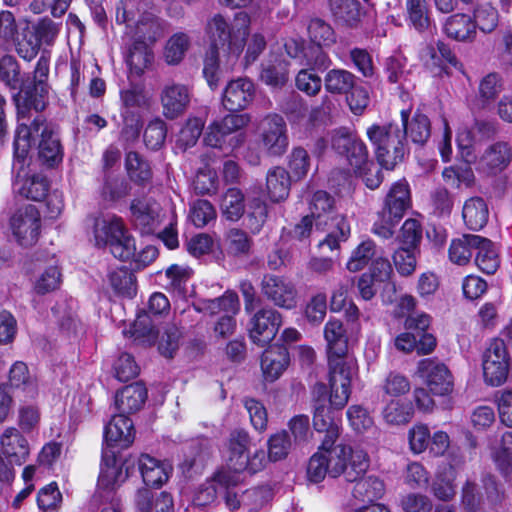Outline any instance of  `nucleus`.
Here are the masks:
<instances>
[{"mask_svg": "<svg viewBox=\"0 0 512 512\" xmlns=\"http://www.w3.org/2000/svg\"><path fill=\"white\" fill-rule=\"evenodd\" d=\"M320 450L325 453L329 463V476L333 478L343 474L346 481H356L369 467L368 455L360 448L333 444L326 448H322L321 445Z\"/></svg>", "mask_w": 512, "mask_h": 512, "instance_id": "6e6552de", "label": "nucleus"}, {"mask_svg": "<svg viewBox=\"0 0 512 512\" xmlns=\"http://www.w3.org/2000/svg\"><path fill=\"white\" fill-rule=\"evenodd\" d=\"M410 110L401 111V124L400 127L406 130V137L410 136L413 143L424 145L431 136V122L429 118L416 111L411 119Z\"/></svg>", "mask_w": 512, "mask_h": 512, "instance_id": "c756f323", "label": "nucleus"}, {"mask_svg": "<svg viewBox=\"0 0 512 512\" xmlns=\"http://www.w3.org/2000/svg\"><path fill=\"white\" fill-rule=\"evenodd\" d=\"M510 367L511 357L504 339H492L482 355L485 383L494 387L502 385L508 378Z\"/></svg>", "mask_w": 512, "mask_h": 512, "instance_id": "1a4fd4ad", "label": "nucleus"}, {"mask_svg": "<svg viewBox=\"0 0 512 512\" xmlns=\"http://www.w3.org/2000/svg\"><path fill=\"white\" fill-rule=\"evenodd\" d=\"M407 21L419 33L430 32L435 26L427 0H406Z\"/></svg>", "mask_w": 512, "mask_h": 512, "instance_id": "72a5a7b5", "label": "nucleus"}, {"mask_svg": "<svg viewBox=\"0 0 512 512\" xmlns=\"http://www.w3.org/2000/svg\"><path fill=\"white\" fill-rule=\"evenodd\" d=\"M419 373L426 379L431 393L447 395L453 390V377L447 366L434 359H423L418 364Z\"/></svg>", "mask_w": 512, "mask_h": 512, "instance_id": "dca6fc26", "label": "nucleus"}, {"mask_svg": "<svg viewBox=\"0 0 512 512\" xmlns=\"http://www.w3.org/2000/svg\"><path fill=\"white\" fill-rule=\"evenodd\" d=\"M152 59L153 55L149 51L147 44L135 41L129 49L126 62L132 71L140 75L148 67Z\"/></svg>", "mask_w": 512, "mask_h": 512, "instance_id": "6e6d98bb", "label": "nucleus"}, {"mask_svg": "<svg viewBox=\"0 0 512 512\" xmlns=\"http://www.w3.org/2000/svg\"><path fill=\"white\" fill-rule=\"evenodd\" d=\"M215 217L216 211L209 201L199 199L191 205L189 218L196 227L206 226Z\"/></svg>", "mask_w": 512, "mask_h": 512, "instance_id": "338daca9", "label": "nucleus"}, {"mask_svg": "<svg viewBox=\"0 0 512 512\" xmlns=\"http://www.w3.org/2000/svg\"><path fill=\"white\" fill-rule=\"evenodd\" d=\"M125 166L130 179L138 185H146L152 179V170L148 161L135 151L126 154Z\"/></svg>", "mask_w": 512, "mask_h": 512, "instance_id": "79ce46f5", "label": "nucleus"}, {"mask_svg": "<svg viewBox=\"0 0 512 512\" xmlns=\"http://www.w3.org/2000/svg\"><path fill=\"white\" fill-rule=\"evenodd\" d=\"M13 187L15 193L26 199L42 201L47 197L49 182L47 178L42 175L35 174L22 179L18 173Z\"/></svg>", "mask_w": 512, "mask_h": 512, "instance_id": "f704fd0d", "label": "nucleus"}, {"mask_svg": "<svg viewBox=\"0 0 512 512\" xmlns=\"http://www.w3.org/2000/svg\"><path fill=\"white\" fill-rule=\"evenodd\" d=\"M297 447L294 445L287 430H282L270 436L268 440V457L271 461L285 459L289 452Z\"/></svg>", "mask_w": 512, "mask_h": 512, "instance_id": "864d4df0", "label": "nucleus"}, {"mask_svg": "<svg viewBox=\"0 0 512 512\" xmlns=\"http://www.w3.org/2000/svg\"><path fill=\"white\" fill-rule=\"evenodd\" d=\"M422 239V227L416 219H407L400 229L397 240L401 246L416 249Z\"/></svg>", "mask_w": 512, "mask_h": 512, "instance_id": "774afa93", "label": "nucleus"}, {"mask_svg": "<svg viewBox=\"0 0 512 512\" xmlns=\"http://www.w3.org/2000/svg\"><path fill=\"white\" fill-rule=\"evenodd\" d=\"M337 409L327 403L314 405L313 427L319 433H325L322 448L335 444L339 437V419Z\"/></svg>", "mask_w": 512, "mask_h": 512, "instance_id": "5701e85b", "label": "nucleus"}, {"mask_svg": "<svg viewBox=\"0 0 512 512\" xmlns=\"http://www.w3.org/2000/svg\"><path fill=\"white\" fill-rule=\"evenodd\" d=\"M260 291L267 301L279 308L290 310L297 306V290L292 282L282 276L264 274Z\"/></svg>", "mask_w": 512, "mask_h": 512, "instance_id": "ddd939ff", "label": "nucleus"}, {"mask_svg": "<svg viewBox=\"0 0 512 512\" xmlns=\"http://www.w3.org/2000/svg\"><path fill=\"white\" fill-rule=\"evenodd\" d=\"M255 96V87L248 78L231 80L225 87L222 95V105L230 112L244 110Z\"/></svg>", "mask_w": 512, "mask_h": 512, "instance_id": "412c9836", "label": "nucleus"}, {"mask_svg": "<svg viewBox=\"0 0 512 512\" xmlns=\"http://www.w3.org/2000/svg\"><path fill=\"white\" fill-rule=\"evenodd\" d=\"M250 437L247 431L238 429L230 434L229 438V469L236 472H244L249 464L248 448Z\"/></svg>", "mask_w": 512, "mask_h": 512, "instance_id": "bb28decb", "label": "nucleus"}, {"mask_svg": "<svg viewBox=\"0 0 512 512\" xmlns=\"http://www.w3.org/2000/svg\"><path fill=\"white\" fill-rule=\"evenodd\" d=\"M503 90V79L500 74L491 72L484 76L478 87V103L485 108L496 100Z\"/></svg>", "mask_w": 512, "mask_h": 512, "instance_id": "c03bdc74", "label": "nucleus"}, {"mask_svg": "<svg viewBox=\"0 0 512 512\" xmlns=\"http://www.w3.org/2000/svg\"><path fill=\"white\" fill-rule=\"evenodd\" d=\"M327 341L328 364H351L347 361L348 338L343 323L340 320H329L324 328Z\"/></svg>", "mask_w": 512, "mask_h": 512, "instance_id": "aec40b11", "label": "nucleus"}, {"mask_svg": "<svg viewBox=\"0 0 512 512\" xmlns=\"http://www.w3.org/2000/svg\"><path fill=\"white\" fill-rule=\"evenodd\" d=\"M295 85L298 90L308 96H316L322 88V79L313 69H301L295 77Z\"/></svg>", "mask_w": 512, "mask_h": 512, "instance_id": "0e129e2a", "label": "nucleus"}, {"mask_svg": "<svg viewBox=\"0 0 512 512\" xmlns=\"http://www.w3.org/2000/svg\"><path fill=\"white\" fill-rule=\"evenodd\" d=\"M482 241V236L464 234L462 237L453 239L449 247V259L457 265H466L472 258L477 243Z\"/></svg>", "mask_w": 512, "mask_h": 512, "instance_id": "58836bf2", "label": "nucleus"}, {"mask_svg": "<svg viewBox=\"0 0 512 512\" xmlns=\"http://www.w3.org/2000/svg\"><path fill=\"white\" fill-rule=\"evenodd\" d=\"M103 464L98 477V487L105 490H113L123 482L133 471L130 459H126L121 465L117 464L116 451L103 449Z\"/></svg>", "mask_w": 512, "mask_h": 512, "instance_id": "f3484780", "label": "nucleus"}, {"mask_svg": "<svg viewBox=\"0 0 512 512\" xmlns=\"http://www.w3.org/2000/svg\"><path fill=\"white\" fill-rule=\"evenodd\" d=\"M166 135V123L163 120L156 118L151 121L144 130V143L147 148L151 150H158L163 146Z\"/></svg>", "mask_w": 512, "mask_h": 512, "instance_id": "680f3d73", "label": "nucleus"}, {"mask_svg": "<svg viewBox=\"0 0 512 512\" xmlns=\"http://www.w3.org/2000/svg\"><path fill=\"white\" fill-rule=\"evenodd\" d=\"M349 164L356 173H361L367 166H374V162L369 160V154L366 145L359 138L350 147L349 152L345 155Z\"/></svg>", "mask_w": 512, "mask_h": 512, "instance_id": "69168bd1", "label": "nucleus"}, {"mask_svg": "<svg viewBox=\"0 0 512 512\" xmlns=\"http://www.w3.org/2000/svg\"><path fill=\"white\" fill-rule=\"evenodd\" d=\"M281 325L280 312L270 306L262 307L249 320V338L257 346L265 347L274 340Z\"/></svg>", "mask_w": 512, "mask_h": 512, "instance_id": "9b49d317", "label": "nucleus"}, {"mask_svg": "<svg viewBox=\"0 0 512 512\" xmlns=\"http://www.w3.org/2000/svg\"><path fill=\"white\" fill-rule=\"evenodd\" d=\"M475 250H477L475 263L479 269L486 274H494L499 267V258L492 241L482 237V241L477 243Z\"/></svg>", "mask_w": 512, "mask_h": 512, "instance_id": "09e8293b", "label": "nucleus"}, {"mask_svg": "<svg viewBox=\"0 0 512 512\" xmlns=\"http://www.w3.org/2000/svg\"><path fill=\"white\" fill-rule=\"evenodd\" d=\"M221 213L229 221H238L245 212L244 194L238 188H229L222 196Z\"/></svg>", "mask_w": 512, "mask_h": 512, "instance_id": "37998d69", "label": "nucleus"}, {"mask_svg": "<svg viewBox=\"0 0 512 512\" xmlns=\"http://www.w3.org/2000/svg\"><path fill=\"white\" fill-rule=\"evenodd\" d=\"M190 41L185 33H176L168 40L164 56L168 64H178L188 50Z\"/></svg>", "mask_w": 512, "mask_h": 512, "instance_id": "13d9d810", "label": "nucleus"}, {"mask_svg": "<svg viewBox=\"0 0 512 512\" xmlns=\"http://www.w3.org/2000/svg\"><path fill=\"white\" fill-rule=\"evenodd\" d=\"M249 23L250 18L246 12H238L233 25L229 24L221 14H215L207 21L209 49L222 52L223 56H226V65L230 69L234 67L244 49Z\"/></svg>", "mask_w": 512, "mask_h": 512, "instance_id": "7ed1b4c3", "label": "nucleus"}, {"mask_svg": "<svg viewBox=\"0 0 512 512\" xmlns=\"http://www.w3.org/2000/svg\"><path fill=\"white\" fill-rule=\"evenodd\" d=\"M368 275L376 282L385 283L384 293L395 294L396 287L393 282H390L391 276L393 275V268L390 261L387 258L379 257L376 258L369 269ZM387 303H392L394 299L392 295H388Z\"/></svg>", "mask_w": 512, "mask_h": 512, "instance_id": "de8ad7c7", "label": "nucleus"}, {"mask_svg": "<svg viewBox=\"0 0 512 512\" xmlns=\"http://www.w3.org/2000/svg\"><path fill=\"white\" fill-rule=\"evenodd\" d=\"M288 168L291 178L300 180L304 178L310 168V156L302 147L294 148L288 157Z\"/></svg>", "mask_w": 512, "mask_h": 512, "instance_id": "052dcab7", "label": "nucleus"}, {"mask_svg": "<svg viewBox=\"0 0 512 512\" xmlns=\"http://www.w3.org/2000/svg\"><path fill=\"white\" fill-rule=\"evenodd\" d=\"M260 79L272 88H282L289 81L290 62L283 58L276 57L262 63Z\"/></svg>", "mask_w": 512, "mask_h": 512, "instance_id": "e433bc0d", "label": "nucleus"}, {"mask_svg": "<svg viewBox=\"0 0 512 512\" xmlns=\"http://www.w3.org/2000/svg\"><path fill=\"white\" fill-rule=\"evenodd\" d=\"M290 363L289 351L285 346H272L261 357V369L267 381L273 382L287 369Z\"/></svg>", "mask_w": 512, "mask_h": 512, "instance_id": "cd10ccee", "label": "nucleus"}, {"mask_svg": "<svg viewBox=\"0 0 512 512\" xmlns=\"http://www.w3.org/2000/svg\"><path fill=\"white\" fill-rule=\"evenodd\" d=\"M112 288L120 295L132 298L136 295V277L126 268H118L108 275Z\"/></svg>", "mask_w": 512, "mask_h": 512, "instance_id": "3c124183", "label": "nucleus"}, {"mask_svg": "<svg viewBox=\"0 0 512 512\" xmlns=\"http://www.w3.org/2000/svg\"><path fill=\"white\" fill-rule=\"evenodd\" d=\"M99 194L104 201L115 202L128 194V183L118 174L104 172Z\"/></svg>", "mask_w": 512, "mask_h": 512, "instance_id": "a18cd8bd", "label": "nucleus"}, {"mask_svg": "<svg viewBox=\"0 0 512 512\" xmlns=\"http://www.w3.org/2000/svg\"><path fill=\"white\" fill-rule=\"evenodd\" d=\"M131 221L143 235L153 234L160 224L159 205L149 199H134L130 204Z\"/></svg>", "mask_w": 512, "mask_h": 512, "instance_id": "4be33fe9", "label": "nucleus"}, {"mask_svg": "<svg viewBox=\"0 0 512 512\" xmlns=\"http://www.w3.org/2000/svg\"><path fill=\"white\" fill-rule=\"evenodd\" d=\"M410 207L411 196L408 183L404 180L394 183L385 197L384 206L378 213L372 232L383 239L391 238L395 226Z\"/></svg>", "mask_w": 512, "mask_h": 512, "instance_id": "0eeeda50", "label": "nucleus"}, {"mask_svg": "<svg viewBox=\"0 0 512 512\" xmlns=\"http://www.w3.org/2000/svg\"><path fill=\"white\" fill-rule=\"evenodd\" d=\"M49 88L40 84H28L23 86L14 95L18 124L30 125L34 117L43 115L42 112L48 106Z\"/></svg>", "mask_w": 512, "mask_h": 512, "instance_id": "9d476101", "label": "nucleus"}, {"mask_svg": "<svg viewBox=\"0 0 512 512\" xmlns=\"http://www.w3.org/2000/svg\"><path fill=\"white\" fill-rule=\"evenodd\" d=\"M443 31L447 37L459 42H472L477 35L472 17L464 13L449 16L445 20Z\"/></svg>", "mask_w": 512, "mask_h": 512, "instance_id": "7c9ffc66", "label": "nucleus"}, {"mask_svg": "<svg viewBox=\"0 0 512 512\" xmlns=\"http://www.w3.org/2000/svg\"><path fill=\"white\" fill-rule=\"evenodd\" d=\"M260 144L269 156H282L288 149L287 124L278 114L266 116L260 127Z\"/></svg>", "mask_w": 512, "mask_h": 512, "instance_id": "f8f14e48", "label": "nucleus"}, {"mask_svg": "<svg viewBox=\"0 0 512 512\" xmlns=\"http://www.w3.org/2000/svg\"><path fill=\"white\" fill-rule=\"evenodd\" d=\"M472 19L476 29L479 28L483 33H491L498 26V11L485 3L475 9Z\"/></svg>", "mask_w": 512, "mask_h": 512, "instance_id": "bf43d9fd", "label": "nucleus"}, {"mask_svg": "<svg viewBox=\"0 0 512 512\" xmlns=\"http://www.w3.org/2000/svg\"><path fill=\"white\" fill-rule=\"evenodd\" d=\"M307 29L310 40L319 48L330 47L336 42L333 28L320 18L311 19Z\"/></svg>", "mask_w": 512, "mask_h": 512, "instance_id": "603ef678", "label": "nucleus"}, {"mask_svg": "<svg viewBox=\"0 0 512 512\" xmlns=\"http://www.w3.org/2000/svg\"><path fill=\"white\" fill-rule=\"evenodd\" d=\"M138 470L147 487L159 488L169 479L171 466L148 454L137 459Z\"/></svg>", "mask_w": 512, "mask_h": 512, "instance_id": "a878e982", "label": "nucleus"}, {"mask_svg": "<svg viewBox=\"0 0 512 512\" xmlns=\"http://www.w3.org/2000/svg\"><path fill=\"white\" fill-rule=\"evenodd\" d=\"M309 208L311 216L315 218L316 230L329 229L327 236L319 242V247L327 246L331 251L339 247V243L346 241L350 235V226L346 217L336 214L334 198L324 190L313 193Z\"/></svg>", "mask_w": 512, "mask_h": 512, "instance_id": "39448f33", "label": "nucleus"}, {"mask_svg": "<svg viewBox=\"0 0 512 512\" xmlns=\"http://www.w3.org/2000/svg\"><path fill=\"white\" fill-rule=\"evenodd\" d=\"M170 311V302L165 294L161 292L153 293L145 309L137 314L134 323L135 332L148 337H156L158 331L153 323L152 317H163Z\"/></svg>", "mask_w": 512, "mask_h": 512, "instance_id": "2eb2a0df", "label": "nucleus"}, {"mask_svg": "<svg viewBox=\"0 0 512 512\" xmlns=\"http://www.w3.org/2000/svg\"><path fill=\"white\" fill-rule=\"evenodd\" d=\"M462 217L468 229L481 230L489 219V209L484 199L472 197L466 200L462 209Z\"/></svg>", "mask_w": 512, "mask_h": 512, "instance_id": "c9c22d12", "label": "nucleus"}, {"mask_svg": "<svg viewBox=\"0 0 512 512\" xmlns=\"http://www.w3.org/2000/svg\"><path fill=\"white\" fill-rule=\"evenodd\" d=\"M32 145L38 148L43 164L54 167L63 159V148L57 126L44 115L34 117L30 125L18 124L14 132V161L23 164Z\"/></svg>", "mask_w": 512, "mask_h": 512, "instance_id": "f257e3e1", "label": "nucleus"}, {"mask_svg": "<svg viewBox=\"0 0 512 512\" xmlns=\"http://www.w3.org/2000/svg\"><path fill=\"white\" fill-rule=\"evenodd\" d=\"M93 230L96 244L109 245L113 256L121 261L135 259L137 262L149 264L158 256V250L154 246L145 247L137 255L134 238L126 230L122 219L116 215L95 218Z\"/></svg>", "mask_w": 512, "mask_h": 512, "instance_id": "f03ea898", "label": "nucleus"}, {"mask_svg": "<svg viewBox=\"0 0 512 512\" xmlns=\"http://www.w3.org/2000/svg\"><path fill=\"white\" fill-rule=\"evenodd\" d=\"M512 161V147L506 141L489 145L480 158V165L489 174L496 175L505 170Z\"/></svg>", "mask_w": 512, "mask_h": 512, "instance_id": "393cba45", "label": "nucleus"}, {"mask_svg": "<svg viewBox=\"0 0 512 512\" xmlns=\"http://www.w3.org/2000/svg\"><path fill=\"white\" fill-rule=\"evenodd\" d=\"M267 216L268 210L266 203L259 198H254L249 203L245 225L253 234H258L265 224Z\"/></svg>", "mask_w": 512, "mask_h": 512, "instance_id": "4d7b16f0", "label": "nucleus"}, {"mask_svg": "<svg viewBox=\"0 0 512 512\" xmlns=\"http://www.w3.org/2000/svg\"><path fill=\"white\" fill-rule=\"evenodd\" d=\"M375 255V244L371 240L363 241L352 252L347 262V269L351 272H357L363 269Z\"/></svg>", "mask_w": 512, "mask_h": 512, "instance_id": "e2e57ef3", "label": "nucleus"}, {"mask_svg": "<svg viewBox=\"0 0 512 512\" xmlns=\"http://www.w3.org/2000/svg\"><path fill=\"white\" fill-rule=\"evenodd\" d=\"M351 375V364L329 365L331 392L328 401L334 409L341 410L347 404L350 396Z\"/></svg>", "mask_w": 512, "mask_h": 512, "instance_id": "a211bd4d", "label": "nucleus"}, {"mask_svg": "<svg viewBox=\"0 0 512 512\" xmlns=\"http://www.w3.org/2000/svg\"><path fill=\"white\" fill-rule=\"evenodd\" d=\"M413 414V405L407 400H391L382 411L384 420L391 425L406 424L412 419Z\"/></svg>", "mask_w": 512, "mask_h": 512, "instance_id": "49530a36", "label": "nucleus"}, {"mask_svg": "<svg viewBox=\"0 0 512 512\" xmlns=\"http://www.w3.org/2000/svg\"><path fill=\"white\" fill-rule=\"evenodd\" d=\"M366 134L378 164L387 170L394 169L409 152L406 130L398 123L373 124Z\"/></svg>", "mask_w": 512, "mask_h": 512, "instance_id": "20e7f679", "label": "nucleus"}, {"mask_svg": "<svg viewBox=\"0 0 512 512\" xmlns=\"http://www.w3.org/2000/svg\"><path fill=\"white\" fill-rule=\"evenodd\" d=\"M226 241L229 254L237 257H244L250 254L253 241L244 230L238 228L230 229L227 232Z\"/></svg>", "mask_w": 512, "mask_h": 512, "instance_id": "5fc2aeb1", "label": "nucleus"}, {"mask_svg": "<svg viewBox=\"0 0 512 512\" xmlns=\"http://www.w3.org/2000/svg\"><path fill=\"white\" fill-rule=\"evenodd\" d=\"M329 6L338 23L349 28H357L360 25L364 11L357 0H329Z\"/></svg>", "mask_w": 512, "mask_h": 512, "instance_id": "2f4dec72", "label": "nucleus"}, {"mask_svg": "<svg viewBox=\"0 0 512 512\" xmlns=\"http://www.w3.org/2000/svg\"><path fill=\"white\" fill-rule=\"evenodd\" d=\"M165 23L152 13H144L131 31L137 42L154 43L164 34Z\"/></svg>", "mask_w": 512, "mask_h": 512, "instance_id": "473e14b6", "label": "nucleus"}, {"mask_svg": "<svg viewBox=\"0 0 512 512\" xmlns=\"http://www.w3.org/2000/svg\"><path fill=\"white\" fill-rule=\"evenodd\" d=\"M356 81L357 77L352 72L341 68H334L328 70L325 74L323 83L328 93L343 95L349 93Z\"/></svg>", "mask_w": 512, "mask_h": 512, "instance_id": "ea45409f", "label": "nucleus"}, {"mask_svg": "<svg viewBox=\"0 0 512 512\" xmlns=\"http://www.w3.org/2000/svg\"><path fill=\"white\" fill-rule=\"evenodd\" d=\"M190 102L189 90L182 84L167 85L161 93L163 115L174 120L182 115Z\"/></svg>", "mask_w": 512, "mask_h": 512, "instance_id": "b1692460", "label": "nucleus"}, {"mask_svg": "<svg viewBox=\"0 0 512 512\" xmlns=\"http://www.w3.org/2000/svg\"><path fill=\"white\" fill-rule=\"evenodd\" d=\"M354 482L353 496L361 502H373L381 498L384 493L383 482L375 476L360 475Z\"/></svg>", "mask_w": 512, "mask_h": 512, "instance_id": "a19ab883", "label": "nucleus"}, {"mask_svg": "<svg viewBox=\"0 0 512 512\" xmlns=\"http://www.w3.org/2000/svg\"><path fill=\"white\" fill-rule=\"evenodd\" d=\"M10 225L19 244L31 246L36 243L40 233V214L35 206L27 205L15 212Z\"/></svg>", "mask_w": 512, "mask_h": 512, "instance_id": "4468645a", "label": "nucleus"}, {"mask_svg": "<svg viewBox=\"0 0 512 512\" xmlns=\"http://www.w3.org/2000/svg\"><path fill=\"white\" fill-rule=\"evenodd\" d=\"M147 399V389L140 382L125 386L115 396V407L118 412L132 414L139 411Z\"/></svg>", "mask_w": 512, "mask_h": 512, "instance_id": "c85d7f7f", "label": "nucleus"}, {"mask_svg": "<svg viewBox=\"0 0 512 512\" xmlns=\"http://www.w3.org/2000/svg\"><path fill=\"white\" fill-rule=\"evenodd\" d=\"M249 122L250 117L247 114H227L207 126L203 135V143L224 155H229L244 143L245 133L243 130Z\"/></svg>", "mask_w": 512, "mask_h": 512, "instance_id": "423d86ee", "label": "nucleus"}, {"mask_svg": "<svg viewBox=\"0 0 512 512\" xmlns=\"http://www.w3.org/2000/svg\"><path fill=\"white\" fill-rule=\"evenodd\" d=\"M291 179L289 172L282 167H274L268 171L266 187L272 201L279 202L288 197Z\"/></svg>", "mask_w": 512, "mask_h": 512, "instance_id": "4c0bfd02", "label": "nucleus"}, {"mask_svg": "<svg viewBox=\"0 0 512 512\" xmlns=\"http://www.w3.org/2000/svg\"><path fill=\"white\" fill-rule=\"evenodd\" d=\"M205 120L201 117H189L184 126L181 128L178 138L177 146L183 151L196 145L199 137L203 133Z\"/></svg>", "mask_w": 512, "mask_h": 512, "instance_id": "8fccbe9b", "label": "nucleus"}, {"mask_svg": "<svg viewBox=\"0 0 512 512\" xmlns=\"http://www.w3.org/2000/svg\"><path fill=\"white\" fill-rule=\"evenodd\" d=\"M135 437L134 425L126 414L119 412L113 415L104 429V449L114 450L115 448L124 449L129 447Z\"/></svg>", "mask_w": 512, "mask_h": 512, "instance_id": "6ab92c4d", "label": "nucleus"}]
</instances>
